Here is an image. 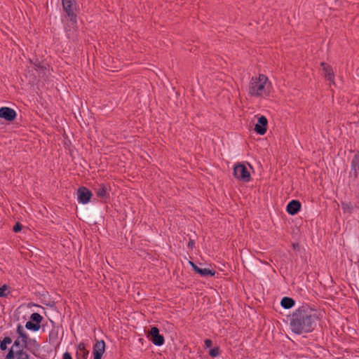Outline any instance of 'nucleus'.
<instances>
[{
    "label": "nucleus",
    "instance_id": "14",
    "mask_svg": "<svg viewBox=\"0 0 359 359\" xmlns=\"http://www.w3.org/2000/svg\"><path fill=\"white\" fill-rule=\"evenodd\" d=\"M300 208V202L297 200H292L287 204L286 210L290 215H294L299 211Z\"/></svg>",
    "mask_w": 359,
    "mask_h": 359
},
{
    "label": "nucleus",
    "instance_id": "20",
    "mask_svg": "<svg viewBox=\"0 0 359 359\" xmlns=\"http://www.w3.org/2000/svg\"><path fill=\"white\" fill-rule=\"evenodd\" d=\"M12 343V339L9 337H6L0 344V349L1 351H6L7 349V344Z\"/></svg>",
    "mask_w": 359,
    "mask_h": 359
},
{
    "label": "nucleus",
    "instance_id": "25",
    "mask_svg": "<svg viewBox=\"0 0 359 359\" xmlns=\"http://www.w3.org/2000/svg\"><path fill=\"white\" fill-rule=\"evenodd\" d=\"M89 354V351L86 349L82 351H76V355L78 358L81 357L83 359H87Z\"/></svg>",
    "mask_w": 359,
    "mask_h": 359
},
{
    "label": "nucleus",
    "instance_id": "33",
    "mask_svg": "<svg viewBox=\"0 0 359 359\" xmlns=\"http://www.w3.org/2000/svg\"><path fill=\"white\" fill-rule=\"evenodd\" d=\"M192 268L196 273H198V270L200 269V267H198L196 264L194 265Z\"/></svg>",
    "mask_w": 359,
    "mask_h": 359
},
{
    "label": "nucleus",
    "instance_id": "5",
    "mask_svg": "<svg viewBox=\"0 0 359 359\" xmlns=\"http://www.w3.org/2000/svg\"><path fill=\"white\" fill-rule=\"evenodd\" d=\"M62 7L71 20L76 21V14L74 13V6L76 2L74 0H62Z\"/></svg>",
    "mask_w": 359,
    "mask_h": 359
},
{
    "label": "nucleus",
    "instance_id": "8",
    "mask_svg": "<svg viewBox=\"0 0 359 359\" xmlns=\"http://www.w3.org/2000/svg\"><path fill=\"white\" fill-rule=\"evenodd\" d=\"M92 196V193L86 187H80L77 191V197L79 203H87Z\"/></svg>",
    "mask_w": 359,
    "mask_h": 359
},
{
    "label": "nucleus",
    "instance_id": "27",
    "mask_svg": "<svg viewBox=\"0 0 359 359\" xmlns=\"http://www.w3.org/2000/svg\"><path fill=\"white\" fill-rule=\"evenodd\" d=\"M22 228V226L21 224H20L19 222H17L15 226H13V230L15 231V232H18L20 231H21Z\"/></svg>",
    "mask_w": 359,
    "mask_h": 359
},
{
    "label": "nucleus",
    "instance_id": "22",
    "mask_svg": "<svg viewBox=\"0 0 359 359\" xmlns=\"http://www.w3.org/2000/svg\"><path fill=\"white\" fill-rule=\"evenodd\" d=\"M25 346L22 345V339L20 338H18L15 341L14 344L11 349H15L17 350H21L23 349Z\"/></svg>",
    "mask_w": 359,
    "mask_h": 359
},
{
    "label": "nucleus",
    "instance_id": "30",
    "mask_svg": "<svg viewBox=\"0 0 359 359\" xmlns=\"http://www.w3.org/2000/svg\"><path fill=\"white\" fill-rule=\"evenodd\" d=\"M62 359H72V355L68 352H66L63 354Z\"/></svg>",
    "mask_w": 359,
    "mask_h": 359
},
{
    "label": "nucleus",
    "instance_id": "31",
    "mask_svg": "<svg viewBox=\"0 0 359 359\" xmlns=\"http://www.w3.org/2000/svg\"><path fill=\"white\" fill-rule=\"evenodd\" d=\"M194 244H195L194 241L192 240V239H190L189 243H188V247L189 248L192 249L194 248Z\"/></svg>",
    "mask_w": 359,
    "mask_h": 359
},
{
    "label": "nucleus",
    "instance_id": "29",
    "mask_svg": "<svg viewBox=\"0 0 359 359\" xmlns=\"http://www.w3.org/2000/svg\"><path fill=\"white\" fill-rule=\"evenodd\" d=\"M86 350L85 344L83 343H80L78 345L77 351H82Z\"/></svg>",
    "mask_w": 359,
    "mask_h": 359
},
{
    "label": "nucleus",
    "instance_id": "2",
    "mask_svg": "<svg viewBox=\"0 0 359 359\" xmlns=\"http://www.w3.org/2000/svg\"><path fill=\"white\" fill-rule=\"evenodd\" d=\"M267 81V76L262 74H260L258 77H252L248 88L249 95L253 97L268 95L269 91L266 88Z\"/></svg>",
    "mask_w": 359,
    "mask_h": 359
},
{
    "label": "nucleus",
    "instance_id": "15",
    "mask_svg": "<svg viewBox=\"0 0 359 359\" xmlns=\"http://www.w3.org/2000/svg\"><path fill=\"white\" fill-rule=\"evenodd\" d=\"M96 194L97 196L102 198H109V194L107 191V187L104 184H100L98 187L96 189Z\"/></svg>",
    "mask_w": 359,
    "mask_h": 359
},
{
    "label": "nucleus",
    "instance_id": "23",
    "mask_svg": "<svg viewBox=\"0 0 359 359\" xmlns=\"http://www.w3.org/2000/svg\"><path fill=\"white\" fill-rule=\"evenodd\" d=\"M35 69L39 72V74H44V72L46 70V67L42 65L39 62H35L34 64Z\"/></svg>",
    "mask_w": 359,
    "mask_h": 359
},
{
    "label": "nucleus",
    "instance_id": "7",
    "mask_svg": "<svg viewBox=\"0 0 359 359\" xmlns=\"http://www.w3.org/2000/svg\"><path fill=\"white\" fill-rule=\"evenodd\" d=\"M22 345L34 355L39 357L40 345L35 339L29 338Z\"/></svg>",
    "mask_w": 359,
    "mask_h": 359
},
{
    "label": "nucleus",
    "instance_id": "32",
    "mask_svg": "<svg viewBox=\"0 0 359 359\" xmlns=\"http://www.w3.org/2000/svg\"><path fill=\"white\" fill-rule=\"evenodd\" d=\"M49 337H50V339H51V338H56L57 337V333L55 332L53 330H52L50 332Z\"/></svg>",
    "mask_w": 359,
    "mask_h": 359
},
{
    "label": "nucleus",
    "instance_id": "16",
    "mask_svg": "<svg viewBox=\"0 0 359 359\" xmlns=\"http://www.w3.org/2000/svg\"><path fill=\"white\" fill-rule=\"evenodd\" d=\"M280 305L284 309H289L294 305V301L290 297H285L282 299Z\"/></svg>",
    "mask_w": 359,
    "mask_h": 359
},
{
    "label": "nucleus",
    "instance_id": "18",
    "mask_svg": "<svg viewBox=\"0 0 359 359\" xmlns=\"http://www.w3.org/2000/svg\"><path fill=\"white\" fill-rule=\"evenodd\" d=\"M198 273H199L202 276H213L215 275V271L207 268H200Z\"/></svg>",
    "mask_w": 359,
    "mask_h": 359
},
{
    "label": "nucleus",
    "instance_id": "26",
    "mask_svg": "<svg viewBox=\"0 0 359 359\" xmlns=\"http://www.w3.org/2000/svg\"><path fill=\"white\" fill-rule=\"evenodd\" d=\"M209 354L212 357H217L219 355V347H215L210 350Z\"/></svg>",
    "mask_w": 359,
    "mask_h": 359
},
{
    "label": "nucleus",
    "instance_id": "10",
    "mask_svg": "<svg viewBox=\"0 0 359 359\" xmlns=\"http://www.w3.org/2000/svg\"><path fill=\"white\" fill-rule=\"evenodd\" d=\"M0 117L8 121H12L16 118V112L11 108L3 107L0 108Z\"/></svg>",
    "mask_w": 359,
    "mask_h": 359
},
{
    "label": "nucleus",
    "instance_id": "12",
    "mask_svg": "<svg viewBox=\"0 0 359 359\" xmlns=\"http://www.w3.org/2000/svg\"><path fill=\"white\" fill-rule=\"evenodd\" d=\"M267 123L268 121L266 118L264 116H260L258 118L257 123L255 126V131L259 135H264L266 132Z\"/></svg>",
    "mask_w": 359,
    "mask_h": 359
},
{
    "label": "nucleus",
    "instance_id": "17",
    "mask_svg": "<svg viewBox=\"0 0 359 359\" xmlns=\"http://www.w3.org/2000/svg\"><path fill=\"white\" fill-rule=\"evenodd\" d=\"M17 332L19 334V337L22 339V344L29 339L28 336L25 333L24 328L22 325H19L17 328Z\"/></svg>",
    "mask_w": 359,
    "mask_h": 359
},
{
    "label": "nucleus",
    "instance_id": "13",
    "mask_svg": "<svg viewBox=\"0 0 359 359\" xmlns=\"http://www.w3.org/2000/svg\"><path fill=\"white\" fill-rule=\"evenodd\" d=\"M105 351V343L103 340L97 341L93 346V359H101Z\"/></svg>",
    "mask_w": 359,
    "mask_h": 359
},
{
    "label": "nucleus",
    "instance_id": "9",
    "mask_svg": "<svg viewBox=\"0 0 359 359\" xmlns=\"http://www.w3.org/2000/svg\"><path fill=\"white\" fill-rule=\"evenodd\" d=\"M6 359H29V355L23 349L17 351L10 349L6 355Z\"/></svg>",
    "mask_w": 359,
    "mask_h": 359
},
{
    "label": "nucleus",
    "instance_id": "34",
    "mask_svg": "<svg viewBox=\"0 0 359 359\" xmlns=\"http://www.w3.org/2000/svg\"><path fill=\"white\" fill-rule=\"evenodd\" d=\"M189 263H190V264H191V266L192 267L194 266V265H195V264H194V262H189Z\"/></svg>",
    "mask_w": 359,
    "mask_h": 359
},
{
    "label": "nucleus",
    "instance_id": "4",
    "mask_svg": "<svg viewBox=\"0 0 359 359\" xmlns=\"http://www.w3.org/2000/svg\"><path fill=\"white\" fill-rule=\"evenodd\" d=\"M42 320L43 317L39 313H34L30 316V321L26 323L25 327L29 330L38 331Z\"/></svg>",
    "mask_w": 359,
    "mask_h": 359
},
{
    "label": "nucleus",
    "instance_id": "3",
    "mask_svg": "<svg viewBox=\"0 0 359 359\" xmlns=\"http://www.w3.org/2000/svg\"><path fill=\"white\" fill-rule=\"evenodd\" d=\"M233 175L237 179L243 182H249L250 180V175L246 167L243 164H238L233 168Z\"/></svg>",
    "mask_w": 359,
    "mask_h": 359
},
{
    "label": "nucleus",
    "instance_id": "19",
    "mask_svg": "<svg viewBox=\"0 0 359 359\" xmlns=\"http://www.w3.org/2000/svg\"><path fill=\"white\" fill-rule=\"evenodd\" d=\"M341 207H342L344 213L348 214V215H351L352 213L353 205L351 203L342 202Z\"/></svg>",
    "mask_w": 359,
    "mask_h": 359
},
{
    "label": "nucleus",
    "instance_id": "24",
    "mask_svg": "<svg viewBox=\"0 0 359 359\" xmlns=\"http://www.w3.org/2000/svg\"><path fill=\"white\" fill-rule=\"evenodd\" d=\"M8 290V286L6 285H4L2 287H0V297H6L9 293Z\"/></svg>",
    "mask_w": 359,
    "mask_h": 359
},
{
    "label": "nucleus",
    "instance_id": "21",
    "mask_svg": "<svg viewBox=\"0 0 359 359\" xmlns=\"http://www.w3.org/2000/svg\"><path fill=\"white\" fill-rule=\"evenodd\" d=\"M352 169L356 172L357 169L359 170V152L355 155L351 162Z\"/></svg>",
    "mask_w": 359,
    "mask_h": 359
},
{
    "label": "nucleus",
    "instance_id": "28",
    "mask_svg": "<svg viewBox=\"0 0 359 359\" xmlns=\"http://www.w3.org/2000/svg\"><path fill=\"white\" fill-rule=\"evenodd\" d=\"M212 341L209 339L205 340V346L206 348H210L212 346Z\"/></svg>",
    "mask_w": 359,
    "mask_h": 359
},
{
    "label": "nucleus",
    "instance_id": "6",
    "mask_svg": "<svg viewBox=\"0 0 359 359\" xmlns=\"http://www.w3.org/2000/svg\"><path fill=\"white\" fill-rule=\"evenodd\" d=\"M150 340L156 346H161L164 343V338L159 334V330L156 327H152L149 332Z\"/></svg>",
    "mask_w": 359,
    "mask_h": 359
},
{
    "label": "nucleus",
    "instance_id": "1",
    "mask_svg": "<svg viewBox=\"0 0 359 359\" xmlns=\"http://www.w3.org/2000/svg\"><path fill=\"white\" fill-rule=\"evenodd\" d=\"M317 319L314 310L307 305L302 306L290 316V329L297 334L311 332L316 327Z\"/></svg>",
    "mask_w": 359,
    "mask_h": 359
},
{
    "label": "nucleus",
    "instance_id": "11",
    "mask_svg": "<svg viewBox=\"0 0 359 359\" xmlns=\"http://www.w3.org/2000/svg\"><path fill=\"white\" fill-rule=\"evenodd\" d=\"M320 66L323 67L324 77L334 85V74L332 67L324 62L320 63Z\"/></svg>",
    "mask_w": 359,
    "mask_h": 359
}]
</instances>
